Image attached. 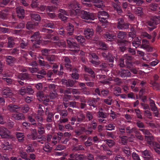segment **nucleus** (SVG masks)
<instances>
[{
	"label": "nucleus",
	"mask_w": 160,
	"mask_h": 160,
	"mask_svg": "<svg viewBox=\"0 0 160 160\" xmlns=\"http://www.w3.org/2000/svg\"><path fill=\"white\" fill-rule=\"evenodd\" d=\"M26 92V88L25 87H22L20 90V94L22 95H24Z\"/></svg>",
	"instance_id": "obj_64"
},
{
	"label": "nucleus",
	"mask_w": 160,
	"mask_h": 160,
	"mask_svg": "<svg viewBox=\"0 0 160 160\" xmlns=\"http://www.w3.org/2000/svg\"><path fill=\"white\" fill-rule=\"evenodd\" d=\"M98 17L99 21L102 23V26L104 28L106 27L108 22L106 19L108 17V13L102 10L99 11L98 13Z\"/></svg>",
	"instance_id": "obj_2"
},
{
	"label": "nucleus",
	"mask_w": 160,
	"mask_h": 160,
	"mask_svg": "<svg viewBox=\"0 0 160 160\" xmlns=\"http://www.w3.org/2000/svg\"><path fill=\"white\" fill-rule=\"evenodd\" d=\"M118 25V28L119 29H126L128 28L129 24L128 23H124L123 20L122 19H119Z\"/></svg>",
	"instance_id": "obj_9"
},
{
	"label": "nucleus",
	"mask_w": 160,
	"mask_h": 160,
	"mask_svg": "<svg viewBox=\"0 0 160 160\" xmlns=\"http://www.w3.org/2000/svg\"><path fill=\"white\" fill-rule=\"evenodd\" d=\"M141 40V39H138V38H137L132 42L133 46L135 47V48L138 47L140 45Z\"/></svg>",
	"instance_id": "obj_25"
},
{
	"label": "nucleus",
	"mask_w": 160,
	"mask_h": 160,
	"mask_svg": "<svg viewBox=\"0 0 160 160\" xmlns=\"http://www.w3.org/2000/svg\"><path fill=\"white\" fill-rule=\"evenodd\" d=\"M122 150L127 156H129L130 154V148L128 146L124 147L122 148Z\"/></svg>",
	"instance_id": "obj_40"
},
{
	"label": "nucleus",
	"mask_w": 160,
	"mask_h": 160,
	"mask_svg": "<svg viewBox=\"0 0 160 160\" xmlns=\"http://www.w3.org/2000/svg\"><path fill=\"white\" fill-rule=\"evenodd\" d=\"M115 126L112 124H109L107 126H106V129L108 130L111 131L114 130Z\"/></svg>",
	"instance_id": "obj_61"
},
{
	"label": "nucleus",
	"mask_w": 160,
	"mask_h": 160,
	"mask_svg": "<svg viewBox=\"0 0 160 160\" xmlns=\"http://www.w3.org/2000/svg\"><path fill=\"white\" fill-rule=\"evenodd\" d=\"M59 13L58 14L59 17L62 20L65 21L67 19V17L64 16H68L66 12L63 9H61L59 11Z\"/></svg>",
	"instance_id": "obj_14"
},
{
	"label": "nucleus",
	"mask_w": 160,
	"mask_h": 160,
	"mask_svg": "<svg viewBox=\"0 0 160 160\" xmlns=\"http://www.w3.org/2000/svg\"><path fill=\"white\" fill-rule=\"evenodd\" d=\"M93 3L94 6L98 8H101L103 6V2L100 0H94Z\"/></svg>",
	"instance_id": "obj_24"
},
{
	"label": "nucleus",
	"mask_w": 160,
	"mask_h": 160,
	"mask_svg": "<svg viewBox=\"0 0 160 160\" xmlns=\"http://www.w3.org/2000/svg\"><path fill=\"white\" fill-rule=\"evenodd\" d=\"M29 109V108L27 105H25L22 108V111L23 113H26L28 112Z\"/></svg>",
	"instance_id": "obj_51"
},
{
	"label": "nucleus",
	"mask_w": 160,
	"mask_h": 160,
	"mask_svg": "<svg viewBox=\"0 0 160 160\" xmlns=\"http://www.w3.org/2000/svg\"><path fill=\"white\" fill-rule=\"evenodd\" d=\"M0 136L2 138H7L10 137V132L6 128L0 127Z\"/></svg>",
	"instance_id": "obj_5"
},
{
	"label": "nucleus",
	"mask_w": 160,
	"mask_h": 160,
	"mask_svg": "<svg viewBox=\"0 0 160 160\" xmlns=\"http://www.w3.org/2000/svg\"><path fill=\"white\" fill-rule=\"evenodd\" d=\"M84 34L86 38L89 39L93 36L94 32L92 29L86 28L84 30Z\"/></svg>",
	"instance_id": "obj_10"
},
{
	"label": "nucleus",
	"mask_w": 160,
	"mask_h": 160,
	"mask_svg": "<svg viewBox=\"0 0 160 160\" xmlns=\"http://www.w3.org/2000/svg\"><path fill=\"white\" fill-rule=\"evenodd\" d=\"M98 117L105 118L106 117V115L103 112L99 111L98 112Z\"/></svg>",
	"instance_id": "obj_57"
},
{
	"label": "nucleus",
	"mask_w": 160,
	"mask_h": 160,
	"mask_svg": "<svg viewBox=\"0 0 160 160\" xmlns=\"http://www.w3.org/2000/svg\"><path fill=\"white\" fill-rule=\"evenodd\" d=\"M76 38L78 42L82 45L84 46L86 44L85 39L83 36H78Z\"/></svg>",
	"instance_id": "obj_21"
},
{
	"label": "nucleus",
	"mask_w": 160,
	"mask_h": 160,
	"mask_svg": "<svg viewBox=\"0 0 160 160\" xmlns=\"http://www.w3.org/2000/svg\"><path fill=\"white\" fill-rule=\"evenodd\" d=\"M14 40L13 38L12 37H9L8 38V47L9 48H11L14 44Z\"/></svg>",
	"instance_id": "obj_34"
},
{
	"label": "nucleus",
	"mask_w": 160,
	"mask_h": 160,
	"mask_svg": "<svg viewBox=\"0 0 160 160\" xmlns=\"http://www.w3.org/2000/svg\"><path fill=\"white\" fill-rule=\"evenodd\" d=\"M132 156L134 160H140L138 155L135 153H133Z\"/></svg>",
	"instance_id": "obj_58"
},
{
	"label": "nucleus",
	"mask_w": 160,
	"mask_h": 160,
	"mask_svg": "<svg viewBox=\"0 0 160 160\" xmlns=\"http://www.w3.org/2000/svg\"><path fill=\"white\" fill-rule=\"evenodd\" d=\"M78 71L76 70H73L72 74V78L75 79H78Z\"/></svg>",
	"instance_id": "obj_42"
},
{
	"label": "nucleus",
	"mask_w": 160,
	"mask_h": 160,
	"mask_svg": "<svg viewBox=\"0 0 160 160\" xmlns=\"http://www.w3.org/2000/svg\"><path fill=\"white\" fill-rule=\"evenodd\" d=\"M83 19L93 20L95 17L93 13L86 11H83L81 16Z\"/></svg>",
	"instance_id": "obj_6"
},
{
	"label": "nucleus",
	"mask_w": 160,
	"mask_h": 160,
	"mask_svg": "<svg viewBox=\"0 0 160 160\" xmlns=\"http://www.w3.org/2000/svg\"><path fill=\"white\" fill-rule=\"evenodd\" d=\"M67 30L69 32L68 34L69 35H71L74 31L73 26L72 24L69 23V25L67 27Z\"/></svg>",
	"instance_id": "obj_31"
},
{
	"label": "nucleus",
	"mask_w": 160,
	"mask_h": 160,
	"mask_svg": "<svg viewBox=\"0 0 160 160\" xmlns=\"http://www.w3.org/2000/svg\"><path fill=\"white\" fill-rule=\"evenodd\" d=\"M126 37V34L123 32H119L118 34V37L121 39H122Z\"/></svg>",
	"instance_id": "obj_44"
},
{
	"label": "nucleus",
	"mask_w": 160,
	"mask_h": 160,
	"mask_svg": "<svg viewBox=\"0 0 160 160\" xmlns=\"http://www.w3.org/2000/svg\"><path fill=\"white\" fill-rule=\"evenodd\" d=\"M32 134L31 135L32 136V139L35 140L37 138V132L36 130L32 129Z\"/></svg>",
	"instance_id": "obj_53"
},
{
	"label": "nucleus",
	"mask_w": 160,
	"mask_h": 160,
	"mask_svg": "<svg viewBox=\"0 0 160 160\" xmlns=\"http://www.w3.org/2000/svg\"><path fill=\"white\" fill-rule=\"evenodd\" d=\"M83 156L82 155H75L73 154L70 155V160H81L83 159Z\"/></svg>",
	"instance_id": "obj_20"
},
{
	"label": "nucleus",
	"mask_w": 160,
	"mask_h": 160,
	"mask_svg": "<svg viewBox=\"0 0 160 160\" xmlns=\"http://www.w3.org/2000/svg\"><path fill=\"white\" fill-rule=\"evenodd\" d=\"M38 5L37 0H33L31 4V6L32 8H38Z\"/></svg>",
	"instance_id": "obj_56"
},
{
	"label": "nucleus",
	"mask_w": 160,
	"mask_h": 160,
	"mask_svg": "<svg viewBox=\"0 0 160 160\" xmlns=\"http://www.w3.org/2000/svg\"><path fill=\"white\" fill-rule=\"evenodd\" d=\"M73 39L68 38L67 39V43L70 48L72 49L71 50L74 53H77L80 50L79 46L76 43L73 42Z\"/></svg>",
	"instance_id": "obj_3"
},
{
	"label": "nucleus",
	"mask_w": 160,
	"mask_h": 160,
	"mask_svg": "<svg viewBox=\"0 0 160 160\" xmlns=\"http://www.w3.org/2000/svg\"><path fill=\"white\" fill-rule=\"evenodd\" d=\"M28 77V74L26 73H21L18 75V78L22 80L25 79Z\"/></svg>",
	"instance_id": "obj_41"
},
{
	"label": "nucleus",
	"mask_w": 160,
	"mask_h": 160,
	"mask_svg": "<svg viewBox=\"0 0 160 160\" xmlns=\"http://www.w3.org/2000/svg\"><path fill=\"white\" fill-rule=\"evenodd\" d=\"M20 107L17 105L11 104L8 106L7 109L11 112H15L18 111L20 110Z\"/></svg>",
	"instance_id": "obj_12"
},
{
	"label": "nucleus",
	"mask_w": 160,
	"mask_h": 160,
	"mask_svg": "<svg viewBox=\"0 0 160 160\" xmlns=\"http://www.w3.org/2000/svg\"><path fill=\"white\" fill-rule=\"evenodd\" d=\"M153 89L156 91L160 90V85L158 83H154L153 86Z\"/></svg>",
	"instance_id": "obj_60"
},
{
	"label": "nucleus",
	"mask_w": 160,
	"mask_h": 160,
	"mask_svg": "<svg viewBox=\"0 0 160 160\" xmlns=\"http://www.w3.org/2000/svg\"><path fill=\"white\" fill-rule=\"evenodd\" d=\"M108 113L110 114V117H111L112 119L115 118L116 117V115L111 110V108L108 110Z\"/></svg>",
	"instance_id": "obj_54"
},
{
	"label": "nucleus",
	"mask_w": 160,
	"mask_h": 160,
	"mask_svg": "<svg viewBox=\"0 0 160 160\" xmlns=\"http://www.w3.org/2000/svg\"><path fill=\"white\" fill-rule=\"evenodd\" d=\"M17 16L20 18H22L24 16V10L21 7H18L16 8Z\"/></svg>",
	"instance_id": "obj_15"
},
{
	"label": "nucleus",
	"mask_w": 160,
	"mask_h": 160,
	"mask_svg": "<svg viewBox=\"0 0 160 160\" xmlns=\"http://www.w3.org/2000/svg\"><path fill=\"white\" fill-rule=\"evenodd\" d=\"M88 56L90 59V62L94 65L96 66L99 64V62L97 61L98 59V57L96 54L92 53L89 54Z\"/></svg>",
	"instance_id": "obj_7"
},
{
	"label": "nucleus",
	"mask_w": 160,
	"mask_h": 160,
	"mask_svg": "<svg viewBox=\"0 0 160 160\" xmlns=\"http://www.w3.org/2000/svg\"><path fill=\"white\" fill-rule=\"evenodd\" d=\"M57 94L55 91H53V92L50 93V98L53 99L57 97Z\"/></svg>",
	"instance_id": "obj_62"
},
{
	"label": "nucleus",
	"mask_w": 160,
	"mask_h": 160,
	"mask_svg": "<svg viewBox=\"0 0 160 160\" xmlns=\"http://www.w3.org/2000/svg\"><path fill=\"white\" fill-rule=\"evenodd\" d=\"M149 45L148 42L146 40H143L142 41V44L141 46V48L144 49L148 48Z\"/></svg>",
	"instance_id": "obj_37"
},
{
	"label": "nucleus",
	"mask_w": 160,
	"mask_h": 160,
	"mask_svg": "<svg viewBox=\"0 0 160 160\" xmlns=\"http://www.w3.org/2000/svg\"><path fill=\"white\" fill-rule=\"evenodd\" d=\"M119 74L122 78H125L130 77L131 75V73L128 70H123L121 69L119 72Z\"/></svg>",
	"instance_id": "obj_17"
},
{
	"label": "nucleus",
	"mask_w": 160,
	"mask_h": 160,
	"mask_svg": "<svg viewBox=\"0 0 160 160\" xmlns=\"http://www.w3.org/2000/svg\"><path fill=\"white\" fill-rule=\"evenodd\" d=\"M16 136L18 140L19 141H23L24 140V136L23 133L21 132H17Z\"/></svg>",
	"instance_id": "obj_30"
},
{
	"label": "nucleus",
	"mask_w": 160,
	"mask_h": 160,
	"mask_svg": "<svg viewBox=\"0 0 160 160\" xmlns=\"http://www.w3.org/2000/svg\"><path fill=\"white\" fill-rule=\"evenodd\" d=\"M0 146L4 150H10L12 149V146L11 144H9L8 142H5L4 144H2Z\"/></svg>",
	"instance_id": "obj_19"
},
{
	"label": "nucleus",
	"mask_w": 160,
	"mask_h": 160,
	"mask_svg": "<svg viewBox=\"0 0 160 160\" xmlns=\"http://www.w3.org/2000/svg\"><path fill=\"white\" fill-rule=\"evenodd\" d=\"M64 61L66 67L67 68H70L71 70V62L69 59L68 57H65L64 58Z\"/></svg>",
	"instance_id": "obj_32"
},
{
	"label": "nucleus",
	"mask_w": 160,
	"mask_h": 160,
	"mask_svg": "<svg viewBox=\"0 0 160 160\" xmlns=\"http://www.w3.org/2000/svg\"><path fill=\"white\" fill-rule=\"evenodd\" d=\"M124 58L125 60V62L127 64V66L129 67L131 64L130 61L132 59V58L131 56L126 55L125 56Z\"/></svg>",
	"instance_id": "obj_26"
},
{
	"label": "nucleus",
	"mask_w": 160,
	"mask_h": 160,
	"mask_svg": "<svg viewBox=\"0 0 160 160\" xmlns=\"http://www.w3.org/2000/svg\"><path fill=\"white\" fill-rule=\"evenodd\" d=\"M150 144H151V146L153 148L155 151L157 153H159L160 152V145L157 142H151Z\"/></svg>",
	"instance_id": "obj_18"
},
{
	"label": "nucleus",
	"mask_w": 160,
	"mask_h": 160,
	"mask_svg": "<svg viewBox=\"0 0 160 160\" xmlns=\"http://www.w3.org/2000/svg\"><path fill=\"white\" fill-rule=\"evenodd\" d=\"M112 5L114 9L117 11L118 13L120 14L122 12L121 7L119 5L115 3H113Z\"/></svg>",
	"instance_id": "obj_29"
},
{
	"label": "nucleus",
	"mask_w": 160,
	"mask_h": 160,
	"mask_svg": "<svg viewBox=\"0 0 160 160\" xmlns=\"http://www.w3.org/2000/svg\"><path fill=\"white\" fill-rule=\"evenodd\" d=\"M43 149L46 152H49L51 151L52 148L49 146L48 143L47 142L45 143V146L43 147Z\"/></svg>",
	"instance_id": "obj_47"
},
{
	"label": "nucleus",
	"mask_w": 160,
	"mask_h": 160,
	"mask_svg": "<svg viewBox=\"0 0 160 160\" xmlns=\"http://www.w3.org/2000/svg\"><path fill=\"white\" fill-rule=\"evenodd\" d=\"M107 158L105 156L103 155H98L96 157V160H104Z\"/></svg>",
	"instance_id": "obj_55"
},
{
	"label": "nucleus",
	"mask_w": 160,
	"mask_h": 160,
	"mask_svg": "<svg viewBox=\"0 0 160 160\" xmlns=\"http://www.w3.org/2000/svg\"><path fill=\"white\" fill-rule=\"evenodd\" d=\"M101 148L103 150L108 152H107V154L108 155H111L112 154V152L108 148L104 145H102L101 147Z\"/></svg>",
	"instance_id": "obj_43"
},
{
	"label": "nucleus",
	"mask_w": 160,
	"mask_h": 160,
	"mask_svg": "<svg viewBox=\"0 0 160 160\" xmlns=\"http://www.w3.org/2000/svg\"><path fill=\"white\" fill-rule=\"evenodd\" d=\"M12 117L13 119L16 120H20L24 119L25 118L24 115L20 113L12 114Z\"/></svg>",
	"instance_id": "obj_16"
},
{
	"label": "nucleus",
	"mask_w": 160,
	"mask_h": 160,
	"mask_svg": "<svg viewBox=\"0 0 160 160\" xmlns=\"http://www.w3.org/2000/svg\"><path fill=\"white\" fill-rule=\"evenodd\" d=\"M31 16L32 20L35 21H39L41 18L39 15L35 13L31 14Z\"/></svg>",
	"instance_id": "obj_27"
},
{
	"label": "nucleus",
	"mask_w": 160,
	"mask_h": 160,
	"mask_svg": "<svg viewBox=\"0 0 160 160\" xmlns=\"http://www.w3.org/2000/svg\"><path fill=\"white\" fill-rule=\"evenodd\" d=\"M97 101V100H96L95 99H93L92 100L90 99L88 101V103L89 106H92L94 108L96 107L95 104L96 102Z\"/></svg>",
	"instance_id": "obj_39"
},
{
	"label": "nucleus",
	"mask_w": 160,
	"mask_h": 160,
	"mask_svg": "<svg viewBox=\"0 0 160 160\" xmlns=\"http://www.w3.org/2000/svg\"><path fill=\"white\" fill-rule=\"evenodd\" d=\"M6 61L8 64L12 65L15 62V60L12 57L8 56L6 57Z\"/></svg>",
	"instance_id": "obj_22"
},
{
	"label": "nucleus",
	"mask_w": 160,
	"mask_h": 160,
	"mask_svg": "<svg viewBox=\"0 0 160 160\" xmlns=\"http://www.w3.org/2000/svg\"><path fill=\"white\" fill-rule=\"evenodd\" d=\"M121 143L123 144H125V143H127L128 140V139L126 137L123 136L121 138Z\"/></svg>",
	"instance_id": "obj_59"
},
{
	"label": "nucleus",
	"mask_w": 160,
	"mask_h": 160,
	"mask_svg": "<svg viewBox=\"0 0 160 160\" xmlns=\"http://www.w3.org/2000/svg\"><path fill=\"white\" fill-rule=\"evenodd\" d=\"M34 150V149L32 144H29L27 146V148L26 150L27 152L28 153L32 152Z\"/></svg>",
	"instance_id": "obj_50"
},
{
	"label": "nucleus",
	"mask_w": 160,
	"mask_h": 160,
	"mask_svg": "<svg viewBox=\"0 0 160 160\" xmlns=\"http://www.w3.org/2000/svg\"><path fill=\"white\" fill-rule=\"evenodd\" d=\"M37 96L39 101H43L47 102H48L49 101L48 96H46L44 97L42 92L40 91L38 92Z\"/></svg>",
	"instance_id": "obj_11"
},
{
	"label": "nucleus",
	"mask_w": 160,
	"mask_h": 160,
	"mask_svg": "<svg viewBox=\"0 0 160 160\" xmlns=\"http://www.w3.org/2000/svg\"><path fill=\"white\" fill-rule=\"evenodd\" d=\"M55 59V58L53 55H49L47 57V60L51 63H52V62L54 61Z\"/></svg>",
	"instance_id": "obj_52"
},
{
	"label": "nucleus",
	"mask_w": 160,
	"mask_h": 160,
	"mask_svg": "<svg viewBox=\"0 0 160 160\" xmlns=\"http://www.w3.org/2000/svg\"><path fill=\"white\" fill-rule=\"evenodd\" d=\"M2 94L7 97H9L13 94L11 90L8 87H5L2 89Z\"/></svg>",
	"instance_id": "obj_13"
},
{
	"label": "nucleus",
	"mask_w": 160,
	"mask_h": 160,
	"mask_svg": "<svg viewBox=\"0 0 160 160\" xmlns=\"http://www.w3.org/2000/svg\"><path fill=\"white\" fill-rule=\"evenodd\" d=\"M38 128V132L39 134L41 135L44 133L45 130L44 128L42 126H41L39 124Z\"/></svg>",
	"instance_id": "obj_46"
},
{
	"label": "nucleus",
	"mask_w": 160,
	"mask_h": 160,
	"mask_svg": "<svg viewBox=\"0 0 160 160\" xmlns=\"http://www.w3.org/2000/svg\"><path fill=\"white\" fill-rule=\"evenodd\" d=\"M38 24V23L36 22L34 24L32 22H28L26 28L28 29H32L34 28V26H37Z\"/></svg>",
	"instance_id": "obj_28"
},
{
	"label": "nucleus",
	"mask_w": 160,
	"mask_h": 160,
	"mask_svg": "<svg viewBox=\"0 0 160 160\" xmlns=\"http://www.w3.org/2000/svg\"><path fill=\"white\" fill-rule=\"evenodd\" d=\"M98 45L99 47V49H100L105 50L107 48V47L105 44L102 42H98Z\"/></svg>",
	"instance_id": "obj_45"
},
{
	"label": "nucleus",
	"mask_w": 160,
	"mask_h": 160,
	"mask_svg": "<svg viewBox=\"0 0 160 160\" xmlns=\"http://www.w3.org/2000/svg\"><path fill=\"white\" fill-rule=\"evenodd\" d=\"M142 156L145 160H153L152 154L148 150L141 151Z\"/></svg>",
	"instance_id": "obj_8"
},
{
	"label": "nucleus",
	"mask_w": 160,
	"mask_h": 160,
	"mask_svg": "<svg viewBox=\"0 0 160 160\" xmlns=\"http://www.w3.org/2000/svg\"><path fill=\"white\" fill-rule=\"evenodd\" d=\"M32 39L31 40L32 42L34 41L38 40L40 38L39 33L38 32H36L34 33L33 35L31 37Z\"/></svg>",
	"instance_id": "obj_33"
},
{
	"label": "nucleus",
	"mask_w": 160,
	"mask_h": 160,
	"mask_svg": "<svg viewBox=\"0 0 160 160\" xmlns=\"http://www.w3.org/2000/svg\"><path fill=\"white\" fill-rule=\"evenodd\" d=\"M106 141L107 143L110 147H112L114 145V142L113 140H108Z\"/></svg>",
	"instance_id": "obj_63"
},
{
	"label": "nucleus",
	"mask_w": 160,
	"mask_h": 160,
	"mask_svg": "<svg viewBox=\"0 0 160 160\" xmlns=\"http://www.w3.org/2000/svg\"><path fill=\"white\" fill-rule=\"evenodd\" d=\"M48 109H46V114L48 115L47 121L48 122H50L52 121L53 117V114L52 113H49L48 111Z\"/></svg>",
	"instance_id": "obj_38"
},
{
	"label": "nucleus",
	"mask_w": 160,
	"mask_h": 160,
	"mask_svg": "<svg viewBox=\"0 0 160 160\" xmlns=\"http://www.w3.org/2000/svg\"><path fill=\"white\" fill-rule=\"evenodd\" d=\"M45 24L44 25V26L45 27L50 28H54V24L52 23L51 22L47 20L44 21Z\"/></svg>",
	"instance_id": "obj_36"
},
{
	"label": "nucleus",
	"mask_w": 160,
	"mask_h": 160,
	"mask_svg": "<svg viewBox=\"0 0 160 160\" xmlns=\"http://www.w3.org/2000/svg\"><path fill=\"white\" fill-rule=\"evenodd\" d=\"M78 3L75 1H73L70 2L68 7V12L71 16H75L77 14L76 10L80 8Z\"/></svg>",
	"instance_id": "obj_1"
},
{
	"label": "nucleus",
	"mask_w": 160,
	"mask_h": 160,
	"mask_svg": "<svg viewBox=\"0 0 160 160\" xmlns=\"http://www.w3.org/2000/svg\"><path fill=\"white\" fill-rule=\"evenodd\" d=\"M84 70L86 71V72H88L89 74H91L92 75V76L94 77L95 76L94 74V72L91 69H90L88 68H87L86 67H85L84 68Z\"/></svg>",
	"instance_id": "obj_49"
},
{
	"label": "nucleus",
	"mask_w": 160,
	"mask_h": 160,
	"mask_svg": "<svg viewBox=\"0 0 160 160\" xmlns=\"http://www.w3.org/2000/svg\"><path fill=\"white\" fill-rule=\"evenodd\" d=\"M104 38L109 41L112 40L114 39V37L115 36L112 35V34H110L108 32H107L104 35Z\"/></svg>",
	"instance_id": "obj_23"
},
{
	"label": "nucleus",
	"mask_w": 160,
	"mask_h": 160,
	"mask_svg": "<svg viewBox=\"0 0 160 160\" xmlns=\"http://www.w3.org/2000/svg\"><path fill=\"white\" fill-rule=\"evenodd\" d=\"M42 54L43 55L45 56H48V54H50L52 52V50H48L47 49H44L42 50Z\"/></svg>",
	"instance_id": "obj_48"
},
{
	"label": "nucleus",
	"mask_w": 160,
	"mask_h": 160,
	"mask_svg": "<svg viewBox=\"0 0 160 160\" xmlns=\"http://www.w3.org/2000/svg\"><path fill=\"white\" fill-rule=\"evenodd\" d=\"M135 12L138 16H141L143 14L142 8L140 7H138L135 10Z\"/></svg>",
	"instance_id": "obj_35"
},
{
	"label": "nucleus",
	"mask_w": 160,
	"mask_h": 160,
	"mask_svg": "<svg viewBox=\"0 0 160 160\" xmlns=\"http://www.w3.org/2000/svg\"><path fill=\"white\" fill-rule=\"evenodd\" d=\"M160 23V17L154 16L148 23V25L152 27L151 30H153L155 28V25Z\"/></svg>",
	"instance_id": "obj_4"
}]
</instances>
